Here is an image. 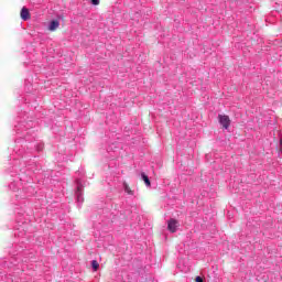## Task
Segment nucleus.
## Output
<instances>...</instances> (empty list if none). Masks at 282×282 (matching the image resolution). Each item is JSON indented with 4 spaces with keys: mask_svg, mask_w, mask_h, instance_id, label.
I'll return each instance as SVG.
<instances>
[{
    "mask_svg": "<svg viewBox=\"0 0 282 282\" xmlns=\"http://www.w3.org/2000/svg\"><path fill=\"white\" fill-rule=\"evenodd\" d=\"M57 19L61 21H65V15H58Z\"/></svg>",
    "mask_w": 282,
    "mask_h": 282,
    "instance_id": "10",
    "label": "nucleus"
},
{
    "mask_svg": "<svg viewBox=\"0 0 282 282\" xmlns=\"http://www.w3.org/2000/svg\"><path fill=\"white\" fill-rule=\"evenodd\" d=\"M218 121L223 129H228L230 127V117H228V115H218Z\"/></svg>",
    "mask_w": 282,
    "mask_h": 282,
    "instance_id": "1",
    "label": "nucleus"
},
{
    "mask_svg": "<svg viewBox=\"0 0 282 282\" xmlns=\"http://www.w3.org/2000/svg\"><path fill=\"white\" fill-rule=\"evenodd\" d=\"M177 228H180V221L175 218H171L167 221V230H170V232H177Z\"/></svg>",
    "mask_w": 282,
    "mask_h": 282,
    "instance_id": "2",
    "label": "nucleus"
},
{
    "mask_svg": "<svg viewBox=\"0 0 282 282\" xmlns=\"http://www.w3.org/2000/svg\"><path fill=\"white\" fill-rule=\"evenodd\" d=\"M77 193H80V187H77Z\"/></svg>",
    "mask_w": 282,
    "mask_h": 282,
    "instance_id": "11",
    "label": "nucleus"
},
{
    "mask_svg": "<svg viewBox=\"0 0 282 282\" xmlns=\"http://www.w3.org/2000/svg\"><path fill=\"white\" fill-rule=\"evenodd\" d=\"M20 17L22 21H30V19H32V15L30 14V10L25 7L21 9Z\"/></svg>",
    "mask_w": 282,
    "mask_h": 282,
    "instance_id": "3",
    "label": "nucleus"
},
{
    "mask_svg": "<svg viewBox=\"0 0 282 282\" xmlns=\"http://www.w3.org/2000/svg\"><path fill=\"white\" fill-rule=\"evenodd\" d=\"M91 267H93L94 271L97 272L98 269L100 268V264L98 263V261L93 260L91 261Z\"/></svg>",
    "mask_w": 282,
    "mask_h": 282,
    "instance_id": "6",
    "label": "nucleus"
},
{
    "mask_svg": "<svg viewBox=\"0 0 282 282\" xmlns=\"http://www.w3.org/2000/svg\"><path fill=\"white\" fill-rule=\"evenodd\" d=\"M59 26H61V22H58V20H52L48 25V30L50 32H56V30H58Z\"/></svg>",
    "mask_w": 282,
    "mask_h": 282,
    "instance_id": "4",
    "label": "nucleus"
},
{
    "mask_svg": "<svg viewBox=\"0 0 282 282\" xmlns=\"http://www.w3.org/2000/svg\"><path fill=\"white\" fill-rule=\"evenodd\" d=\"M142 180L147 186H151V181L149 180V176L147 174L142 173Z\"/></svg>",
    "mask_w": 282,
    "mask_h": 282,
    "instance_id": "5",
    "label": "nucleus"
},
{
    "mask_svg": "<svg viewBox=\"0 0 282 282\" xmlns=\"http://www.w3.org/2000/svg\"><path fill=\"white\" fill-rule=\"evenodd\" d=\"M93 6H99L100 4V0H91Z\"/></svg>",
    "mask_w": 282,
    "mask_h": 282,
    "instance_id": "8",
    "label": "nucleus"
},
{
    "mask_svg": "<svg viewBox=\"0 0 282 282\" xmlns=\"http://www.w3.org/2000/svg\"><path fill=\"white\" fill-rule=\"evenodd\" d=\"M195 281L196 282H204V279H202V276H196Z\"/></svg>",
    "mask_w": 282,
    "mask_h": 282,
    "instance_id": "9",
    "label": "nucleus"
},
{
    "mask_svg": "<svg viewBox=\"0 0 282 282\" xmlns=\"http://www.w3.org/2000/svg\"><path fill=\"white\" fill-rule=\"evenodd\" d=\"M124 191L128 193V195H133V192L131 191V187H129L128 184H124Z\"/></svg>",
    "mask_w": 282,
    "mask_h": 282,
    "instance_id": "7",
    "label": "nucleus"
}]
</instances>
